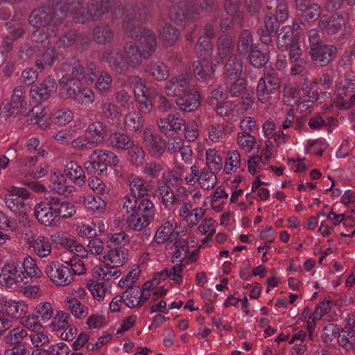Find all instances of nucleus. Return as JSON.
<instances>
[{
	"label": "nucleus",
	"instance_id": "f257e3e1",
	"mask_svg": "<svg viewBox=\"0 0 355 355\" xmlns=\"http://www.w3.org/2000/svg\"><path fill=\"white\" fill-rule=\"evenodd\" d=\"M126 33L130 37L139 42L144 49L139 47L132 42H127L124 45V52L129 65L136 67L141 64L142 58L148 59L152 53L155 51L157 46L156 35L154 32L141 26H135L132 24L128 23Z\"/></svg>",
	"mask_w": 355,
	"mask_h": 355
},
{
	"label": "nucleus",
	"instance_id": "f03ea898",
	"mask_svg": "<svg viewBox=\"0 0 355 355\" xmlns=\"http://www.w3.org/2000/svg\"><path fill=\"white\" fill-rule=\"evenodd\" d=\"M110 10L109 0H89L84 7L81 0H66L60 8L62 13H69L76 23L96 21Z\"/></svg>",
	"mask_w": 355,
	"mask_h": 355
},
{
	"label": "nucleus",
	"instance_id": "7ed1b4c3",
	"mask_svg": "<svg viewBox=\"0 0 355 355\" xmlns=\"http://www.w3.org/2000/svg\"><path fill=\"white\" fill-rule=\"evenodd\" d=\"M90 158L92 160L85 162L84 167L88 173L98 175L105 172L108 166H115L119 162L116 155L107 150H95Z\"/></svg>",
	"mask_w": 355,
	"mask_h": 355
},
{
	"label": "nucleus",
	"instance_id": "20e7f679",
	"mask_svg": "<svg viewBox=\"0 0 355 355\" xmlns=\"http://www.w3.org/2000/svg\"><path fill=\"white\" fill-rule=\"evenodd\" d=\"M281 83L275 70L272 68L267 69L263 77L260 78L257 87L259 101L261 103L269 101L271 95L280 88Z\"/></svg>",
	"mask_w": 355,
	"mask_h": 355
},
{
	"label": "nucleus",
	"instance_id": "39448f33",
	"mask_svg": "<svg viewBox=\"0 0 355 355\" xmlns=\"http://www.w3.org/2000/svg\"><path fill=\"white\" fill-rule=\"evenodd\" d=\"M349 14L345 12L334 13L331 17L323 16L319 21L320 27L329 35H334L344 29L347 32Z\"/></svg>",
	"mask_w": 355,
	"mask_h": 355
},
{
	"label": "nucleus",
	"instance_id": "423d86ee",
	"mask_svg": "<svg viewBox=\"0 0 355 355\" xmlns=\"http://www.w3.org/2000/svg\"><path fill=\"white\" fill-rule=\"evenodd\" d=\"M52 205L50 197H48L45 201L37 204L35 207V217L41 225L46 227H54L59 223L58 216Z\"/></svg>",
	"mask_w": 355,
	"mask_h": 355
},
{
	"label": "nucleus",
	"instance_id": "0eeeda50",
	"mask_svg": "<svg viewBox=\"0 0 355 355\" xmlns=\"http://www.w3.org/2000/svg\"><path fill=\"white\" fill-rule=\"evenodd\" d=\"M45 272L53 283L58 286H67L73 280V275L69 267L59 262H51L48 264Z\"/></svg>",
	"mask_w": 355,
	"mask_h": 355
},
{
	"label": "nucleus",
	"instance_id": "6e6552de",
	"mask_svg": "<svg viewBox=\"0 0 355 355\" xmlns=\"http://www.w3.org/2000/svg\"><path fill=\"white\" fill-rule=\"evenodd\" d=\"M337 48L333 45L321 44L310 48L309 55L313 63L316 66L326 67L335 58Z\"/></svg>",
	"mask_w": 355,
	"mask_h": 355
},
{
	"label": "nucleus",
	"instance_id": "1a4fd4ad",
	"mask_svg": "<svg viewBox=\"0 0 355 355\" xmlns=\"http://www.w3.org/2000/svg\"><path fill=\"white\" fill-rule=\"evenodd\" d=\"M102 59L110 68L118 74H125L129 69V64L122 53L114 48H108L102 53Z\"/></svg>",
	"mask_w": 355,
	"mask_h": 355
},
{
	"label": "nucleus",
	"instance_id": "9d476101",
	"mask_svg": "<svg viewBox=\"0 0 355 355\" xmlns=\"http://www.w3.org/2000/svg\"><path fill=\"white\" fill-rule=\"evenodd\" d=\"M55 19V10L49 6H43L32 10L28 21L33 27L39 28L49 26Z\"/></svg>",
	"mask_w": 355,
	"mask_h": 355
},
{
	"label": "nucleus",
	"instance_id": "9b49d317",
	"mask_svg": "<svg viewBox=\"0 0 355 355\" xmlns=\"http://www.w3.org/2000/svg\"><path fill=\"white\" fill-rule=\"evenodd\" d=\"M58 84L55 79L47 76L42 83L34 85L30 89V96L36 102H42L57 91Z\"/></svg>",
	"mask_w": 355,
	"mask_h": 355
},
{
	"label": "nucleus",
	"instance_id": "f8f14e48",
	"mask_svg": "<svg viewBox=\"0 0 355 355\" xmlns=\"http://www.w3.org/2000/svg\"><path fill=\"white\" fill-rule=\"evenodd\" d=\"M26 277L24 272L21 270L19 263H9L6 264L0 274V283L4 284L7 287H11L14 284L21 282Z\"/></svg>",
	"mask_w": 355,
	"mask_h": 355
},
{
	"label": "nucleus",
	"instance_id": "ddd939ff",
	"mask_svg": "<svg viewBox=\"0 0 355 355\" xmlns=\"http://www.w3.org/2000/svg\"><path fill=\"white\" fill-rule=\"evenodd\" d=\"M192 76L182 73L173 77L166 83L165 92L168 96H180L189 87Z\"/></svg>",
	"mask_w": 355,
	"mask_h": 355
},
{
	"label": "nucleus",
	"instance_id": "4468645a",
	"mask_svg": "<svg viewBox=\"0 0 355 355\" xmlns=\"http://www.w3.org/2000/svg\"><path fill=\"white\" fill-rule=\"evenodd\" d=\"M143 138L146 146L153 156L161 157L164 154L166 144L160 135L153 133L149 128H146Z\"/></svg>",
	"mask_w": 355,
	"mask_h": 355
},
{
	"label": "nucleus",
	"instance_id": "2eb2a0df",
	"mask_svg": "<svg viewBox=\"0 0 355 355\" xmlns=\"http://www.w3.org/2000/svg\"><path fill=\"white\" fill-rule=\"evenodd\" d=\"M28 103L26 101L10 99L3 101L0 105V115L3 117L27 116Z\"/></svg>",
	"mask_w": 355,
	"mask_h": 355
},
{
	"label": "nucleus",
	"instance_id": "dca6fc26",
	"mask_svg": "<svg viewBox=\"0 0 355 355\" xmlns=\"http://www.w3.org/2000/svg\"><path fill=\"white\" fill-rule=\"evenodd\" d=\"M175 102L182 111L193 112L200 105V95L198 91L193 89L188 92H184L176 99Z\"/></svg>",
	"mask_w": 355,
	"mask_h": 355
},
{
	"label": "nucleus",
	"instance_id": "f3484780",
	"mask_svg": "<svg viewBox=\"0 0 355 355\" xmlns=\"http://www.w3.org/2000/svg\"><path fill=\"white\" fill-rule=\"evenodd\" d=\"M243 71V61L240 55L232 54L224 64L223 76L225 80L232 81L240 78Z\"/></svg>",
	"mask_w": 355,
	"mask_h": 355
},
{
	"label": "nucleus",
	"instance_id": "a211bd4d",
	"mask_svg": "<svg viewBox=\"0 0 355 355\" xmlns=\"http://www.w3.org/2000/svg\"><path fill=\"white\" fill-rule=\"evenodd\" d=\"M296 8L301 12L302 17L306 21H315L321 14L322 8L310 0H294Z\"/></svg>",
	"mask_w": 355,
	"mask_h": 355
},
{
	"label": "nucleus",
	"instance_id": "6ab92c4d",
	"mask_svg": "<svg viewBox=\"0 0 355 355\" xmlns=\"http://www.w3.org/2000/svg\"><path fill=\"white\" fill-rule=\"evenodd\" d=\"M300 35L294 33L290 26H284L277 37V47L282 50H288L299 42Z\"/></svg>",
	"mask_w": 355,
	"mask_h": 355
},
{
	"label": "nucleus",
	"instance_id": "aec40b11",
	"mask_svg": "<svg viewBox=\"0 0 355 355\" xmlns=\"http://www.w3.org/2000/svg\"><path fill=\"white\" fill-rule=\"evenodd\" d=\"M59 83L60 86V97L64 99L72 98L83 86L80 80L76 78H71V76L69 75L62 76L59 80Z\"/></svg>",
	"mask_w": 355,
	"mask_h": 355
},
{
	"label": "nucleus",
	"instance_id": "412c9836",
	"mask_svg": "<svg viewBox=\"0 0 355 355\" xmlns=\"http://www.w3.org/2000/svg\"><path fill=\"white\" fill-rule=\"evenodd\" d=\"M50 202H52V206L54 211L58 216V221L60 218H69L76 214L74 206L62 198H58L57 196H50Z\"/></svg>",
	"mask_w": 355,
	"mask_h": 355
},
{
	"label": "nucleus",
	"instance_id": "4be33fe9",
	"mask_svg": "<svg viewBox=\"0 0 355 355\" xmlns=\"http://www.w3.org/2000/svg\"><path fill=\"white\" fill-rule=\"evenodd\" d=\"M43 43L46 49L40 57L35 60V65L40 70H43L45 66H51L58 58L55 47L50 45V41L47 37H45Z\"/></svg>",
	"mask_w": 355,
	"mask_h": 355
},
{
	"label": "nucleus",
	"instance_id": "5701e85b",
	"mask_svg": "<svg viewBox=\"0 0 355 355\" xmlns=\"http://www.w3.org/2000/svg\"><path fill=\"white\" fill-rule=\"evenodd\" d=\"M114 31L110 25L107 24H99L95 26L92 32L93 40L98 44L106 45L114 39Z\"/></svg>",
	"mask_w": 355,
	"mask_h": 355
},
{
	"label": "nucleus",
	"instance_id": "b1692460",
	"mask_svg": "<svg viewBox=\"0 0 355 355\" xmlns=\"http://www.w3.org/2000/svg\"><path fill=\"white\" fill-rule=\"evenodd\" d=\"M85 134L96 148L98 145L103 143L107 132L106 126L103 123L97 121L88 126Z\"/></svg>",
	"mask_w": 355,
	"mask_h": 355
},
{
	"label": "nucleus",
	"instance_id": "393cba45",
	"mask_svg": "<svg viewBox=\"0 0 355 355\" xmlns=\"http://www.w3.org/2000/svg\"><path fill=\"white\" fill-rule=\"evenodd\" d=\"M193 71L196 78L202 82L211 80L214 73L212 64L206 60L194 61L193 63Z\"/></svg>",
	"mask_w": 355,
	"mask_h": 355
},
{
	"label": "nucleus",
	"instance_id": "a878e982",
	"mask_svg": "<svg viewBox=\"0 0 355 355\" xmlns=\"http://www.w3.org/2000/svg\"><path fill=\"white\" fill-rule=\"evenodd\" d=\"M179 238V232H175L173 225L166 222L158 228L154 236L155 241L157 243H163L165 241L173 242Z\"/></svg>",
	"mask_w": 355,
	"mask_h": 355
},
{
	"label": "nucleus",
	"instance_id": "bb28decb",
	"mask_svg": "<svg viewBox=\"0 0 355 355\" xmlns=\"http://www.w3.org/2000/svg\"><path fill=\"white\" fill-rule=\"evenodd\" d=\"M257 44H253V38L249 30H243L238 38L236 51L239 55H246Z\"/></svg>",
	"mask_w": 355,
	"mask_h": 355
},
{
	"label": "nucleus",
	"instance_id": "cd10ccee",
	"mask_svg": "<svg viewBox=\"0 0 355 355\" xmlns=\"http://www.w3.org/2000/svg\"><path fill=\"white\" fill-rule=\"evenodd\" d=\"M123 125L127 130L141 132L144 126V119L139 112L131 111L125 116Z\"/></svg>",
	"mask_w": 355,
	"mask_h": 355
},
{
	"label": "nucleus",
	"instance_id": "c85d7f7f",
	"mask_svg": "<svg viewBox=\"0 0 355 355\" xmlns=\"http://www.w3.org/2000/svg\"><path fill=\"white\" fill-rule=\"evenodd\" d=\"M355 91V71H349L345 75L343 80L339 82L336 90L337 97L343 99L348 93Z\"/></svg>",
	"mask_w": 355,
	"mask_h": 355
},
{
	"label": "nucleus",
	"instance_id": "c756f323",
	"mask_svg": "<svg viewBox=\"0 0 355 355\" xmlns=\"http://www.w3.org/2000/svg\"><path fill=\"white\" fill-rule=\"evenodd\" d=\"M270 3L271 1L268 0L267 16L273 17L274 19L280 23L284 22L288 17V6L287 2L285 0H281L277 3L275 12L272 10V6Z\"/></svg>",
	"mask_w": 355,
	"mask_h": 355
},
{
	"label": "nucleus",
	"instance_id": "7c9ffc66",
	"mask_svg": "<svg viewBox=\"0 0 355 355\" xmlns=\"http://www.w3.org/2000/svg\"><path fill=\"white\" fill-rule=\"evenodd\" d=\"M4 200L7 207L12 212L19 213L22 218L26 217V205L22 198H19L14 192H9L5 196Z\"/></svg>",
	"mask_w": 355,
	"mask_h": 355
},
{
	"label": "nucleus",
	"instance_id": "2f4dec72",
	"mask_svg": "<svg viewBox=\"0 0 355 355\" xmlns=\"http://www.w3.org/2000/svg\"><path fill=\"white\" fill-rule=\"evenodd\" d=\"M218 55L221 58H227L232 55L234 49V43L231 35L223 34L218 37L216 41Z\"/></svg>",
	"mask_w": 355,
	"mask_h": 355
},
{
	"label": "nucleus",
	"instance_id": "473e14b6",
	"mask_svg": "<svg viewBox=\"0 0 355 355\" xmlns=\"http://www.w3.org/2000/svg\"><path fill=\"white\" fill-rule=\"evenodd\" d=\"M248 58L250 64L254 67L261 68L269 61V52L268 50H261L257 44L249 53Z\"/></svg>",
	"mask_w": 355,
	"mask_h": 355
},
{
	"label": "nucleus",
	"instance_id": "72a5a7b5",
	"mask_svg": "<svg viewBox=\"0 0 355 355\" xmlns=\"http://www.w3.org/2000/svg\"><path fill=\"white\" fill-rule=\"evenodd\" d=\"M64 173L65 177L78 184H81L85 182L84 171L76 162L71 161L67 163Z\"/></svg>",
	"mask_w": 355,
	"mask_h": 355
},
{
	"label": "nucleus",
	"instance_id": "f704fd0d",
	"mask_svg": "<svg viewBox=\"0 0 355 355\" xmlns=\"http://www.w3.org/2000/svg\"><path fill=\"white\" fill-rule=\"evenodd\" d=\"M127 255V252L121 247H112L104 256V259L109 261L110 265L112 264V267H119L124 263Z\"/></svg>",
	"mask_w": 355,
	"mask_h": 355
},
{
	"label": "nucleus",
	"instance_id": "c9c22d12",
	"mask_svg": "<svg viewBox=\"0 0 355 355\" xmlns=\"http://www.w3.org/2000/svg\"><path fill=\"white\" fill-rule=\"evenodd\" d=\"M108 140L112 146L121 150L129 149L133 144V141L129 136L121 132L112 133Z\"/></svg>",
	"mask_w": 355,
	"mask_h": 355
},
{
	"label": "nucleus",
	"instance_id": "e433bc0d",
	"mask_svg": "<svg viewBox=\"0 0 355 355\" xmlns=\"http://www.w3.org/2000/svg\"><path fill=\"white\" fill-rule=\"evenodd\" d=\"M172 248H174L172 261L174 263V259H176L177 261L182 262L189 253V242L185 239L178 238L174 241Z\"/></svg>",
	"mask_w": 355,
	"mask_h": 355
},
{
	"label": "nucleus",
	"instance_id": "4c0bfd02",
	"mask_svg": "<svg viewBox=\"0 0 355 355\" xmlns=\"http://www.w3.org/2000/svg\"><path fill=\"white\" fill-rule=\"evenodd\" d=\"M146 71L159 81L166 80L169 76L168 67L159 62L150 63L147 67Z\"/></svg>",
	"mask_w": 355,
	"mask_h": 355
},
{
	"label": "nucleus",
	"instance_id": "58836bf2",
	"mask_svg": "<svg viewBox=\"0 0 355 355\" xmlns=\"http://www.w3.org/2000/svg\"><path fill=\"white\" fill-rule=\"evenodd\" d=\"M126 12L129 19V21H127L126 24L130 23L135 26L134 23L131 21L135 19L141 22L146 21L148 10L143 4L139 3H136L133 7L128 8ZM126 26L127 24H125ZM135 26H137L135 25Z\"/></svg>",
	"mask_w": 355,
	"mask_h": 355
},
{
	"label": "nucleus",
	"instance_id": "ea45409f",
	"mask_svg": "<svg viewBox=\"0 0 355 355\" xmlns=\"http://www.w3.org/2000/svg\"><path fill=\"white\" fill-rule=\"evenodd\" d=\"M159 195L164 207L171 209L174 204L180 205L182 201L180 198H176L171 188L166 184L159 187Z\"/></svg>",
	"mask_w": 355,
	"mask_h": 355
},
{
	"label": "nucleus",
	"instance_id": "a19ab883",
	"mask_svg": "<svg viewBox=\"0 0 355 355\" xmlns=\"http://www.w3.org/2000/svg\"><path fill=\"white\" fill-rule=\"evenodd\" d=\"M133 214L141 216V217L150 222L155 214L154 205L153 202L147 198L141 199L139 200L136 209H134Z\"/></svg>",
	"mask_w": 355,
	"mask_h": 355
},
{
	"label": "nucleus",
	"instance_id": "79ce46f5",
	"mask_svg": "<svg viewBox=\"0 0 355 355\" xmlns=\"http://www.w3.org/2000/svg\"><path fill=\"white\" fill-rule=\"evenodd\" d=\"M34 248L35 252L40 257L49 256L51 252V245L48 239L39 236L31 243Z\"/></svg>",
	"mask_w": 355,
	"mask_h": 355
},
{
	"label": "nucleus",
	"instance_id": "37998d69",
	"mask_svg": "<svg viewBox=\"0 0 355 355\" xmlns=\"http://www.w3.org/2000/svg\"><path fill=\"white\" fill-rule=\"evenodd\" d=\"M159 35L164 45L171 46L178 39L180 32L175 27L166 24L162 28Z\"/></svg>",
	"mask_w": 355,
	"mask_h": 355
},
{
	"label": "nucleus",
	"instance_id": "c03bdc74",
	"mask_svg": "<svg viewBox=\"0 0 355 355\" xmlns=\"http://www.w3.org/2000/svg\"><path fill=\"white\" fill-rule=\"evenodd\" d=\"M130 189L133 196L138 199H144L143 198L148 195L149 185L142 179L137 178L130 182Z\"/></svg>",
	"mask_w": 355,
	"mask_h": 355
},
{
	"label": "nucleus",
	"instance_id": "a18cd8bd",
	"mask_svg": "<svg viewBox=\"0 0 355 355\" xmlns=\"http://www.w3.org/2000/svg\"><path fill=\"white\" fill-rule=\"evenodd\" d=\"M207 165L211 171L218 173L223 166V159L215 149H209L206 153Z\"/></svg>",
	"mask_w": 355,
	"mask_h": 355
},
{
	"label": "nucleus",
	"instance_id": "49530a36",
	"mask_svg": "<svg viewBox=\"0 0 355 355\" xmlns=\"http://www.w3.org/2000/svg\"><path fill=\"white\" fill-rule=\"evenodd\" d=\"M27 306L23 302H7L4 306V311L7 315L15 318H21L26 312Z\"/></svg>",
	"mask_w": 355,
	"mask_h": 355
},
{
	"label": "nucleus",
	"instance_id": "de8ad7c7",
	"mask_svg": "<svg viewBox=\"0 0 355 355\" xmlns=\"http://www.w3.org/2000/svg\"><path fill=\"white\" fill-rule=\"evenodd\" d=\"M67 305L71 313L79 318H85L87 315V307L83 305L75 297H70L67 301Z\"/></svg>",
	"mask_w": 355,
	"mask_h": 355
},
{
	"label": "nucleus",
	"instance_id": "09e8293b",
	"mask_svg": "<svg viewBox=\"0 0 355 355\" xmlns=\"http://www.w3.org/2000/svg\"><path fill=\"white\" fill-rule=\"evenodd\" d=\"M73 117V112L70 110L63 108L55 111L51 119L55 124L65 125L71 121Z\"/></svg>",
	"mask_w": 355,
	"mask_h": 355
},
{
	"label": "nucleus",
	"instance_id": "8fccbe9b",
	"mask_svg": "<svg viewBox=\"0 0 355 355\" xmlns=\"http://www.w3.org/2000/svg\"><path fill=\"white\" fill-rule=\"evenodd\" d=\"M140 293L139 286H129V288L123 293V300L124 304L129 308L138 306L137 297Z\"/></svg>",
	"mask_w": 355,
	"mask_h": 355
},
{
	"label": "nucleus",
	"instance_id": "3c124183",
	"mask_svg": "<svg viewBox=\"0 0 355 355\" xmlns=\"http://www.w3.org/2000/svg\"><path fill=\"white\" fill-rule=\"evenodd\" d=\"M72 99L78 104L87 105L94 101V95L89 88L82 86Z\"/></svg>",
	"mask_w": 355,
	"mask_h": 355
},
{
	"label": "nucleus",
	"instance_id": "603ef678",
	"mask_svg": "<svg viewBox=\"0 0 355 355\" xmlns=\"http://www.w3.org/2000/svg\"><path fill=\"white\" fill-rule=\"evenodd\" d=\"M26 336L27 332L25 329L17 327L8 332L5 336V342L10 345L17 346Z\"/></svg>",
	"mask_w": 355,
	"mask_h": 355
},
{
	"label": "nucleus",
	"instance_id": "864d4df0",
	"mask_svg": "<svg viewBox=\"0 0 355 355\" xmlns=\"http://www.w3.org/2000/svg\"><path fill=\"white\" fill-rule=\"evenodd\" d=\"M215 173L208 171L205 168L201 171V176L198 182L202 189L209 190L216 185L217 179Z\"/></svg>",
	"mask_w": 355,
	"mask_h": 355
},
{
	"label": "nucleus",
	"instance_id": "5fc2aeb1",
	"mask_svg": "<svg viewBox=\"0 0 355 355\" xmlns=\"http://www.w3.org/2000/svg\"><path fill=\"white\" fill-rule=\"evenodd\" d=\"M116 267H112V265L109 263H106L104 266H97L94 270V273L98 276H102L103 279L109 280L112 277H118L121 275L120 270H115L112 272V269Z\"/></svg>",
	"mask_w": 355,
	"mask_h": 355
},
{
	"label": "nucleus",
	"instance_id": "6e6d98bb",
	"mask_svg": "<svg viewBox=\"0 0 355 355\" xmlns=\"http://www.w3.org/2000/svg\"><path fill=\"white\" fill-rule=\"evenodd\" d=\"M85 206L92 211H100L105 206V201L98 196H87L84 200Z\"/></svg>",
	"mask_w": 355,
	"mask_h": 355
},
{
	"label": "nucleus",
	"instance_id": "4d7b16f0",
	"mask_svg": "<svg viewBox=\"0 0 355 355\" xmlns=\"http://www.w3.org/2000/svg\"><path fill=\"white\" fill-rule=\"evenodd\" d=\"M131 83L134 85V94L135 98L139 96H147V95H150V92L148 89L146 85V82L142 78L139 76H132L131 77Z\"/></svg>",
	"mask_w": 355,
	"mask_h": 355
},
{
	"label": "nucleus",
	"instance_id": "13d9d810",
	"mask_svg": "<svg viewBox=\"0 0 355 355\" xmlns=\"http://www.w3.org/2000/svg\"><path fill=\"white\" fill-rule=\"evenodd\" d=\"M103 115L111 120L119 119L121 116V112L119 108L113 103H104L101 105Z\"/></svg>",
	"mask_w": 355,
	"mask_h": 355
},
{
	"label": "nucleus",
	"instance_id": "bf43d9fd",
	"mask_svg": "<svg viewBox=\"0 0 355 355\" xmlns=\"http://www.w3.org/2000/svg\"><path fill=\"white\" fill-rule=\"evenodd\" d=\"M150 223V221L141 217V216H137L133 213H132L127 219L128 227L136 231H140L146 227Z\"/></svg>",
	"mask_w": 355,
	"mask_h": 355
},
{
	"label": "nucleus",
	"instance_id": "052dcab7",
	"mask_svg": "<svg viewBox=\"0 0 355 355\" xmlns=\"http://www.w3.org/2000/svg\"><path fill=\"white\" fill-rule=\"evenodd\" d=\"M69 315L62 311H58L53 318L50 326L53 331H58L64 328L68 324Z\"/></svg>",
	"mask_w": 355,
	"mask_h": 355
},
{
	"label": "nucleus",
	"instance_id": "680f3d73",
	"mask_svg": "<svg viewBox=\"0 0 355 355\" xmlns=\"http://www.w3.org/2000/svg\"><path fill=\"white\" fill-rule=\"evenodd\" d=\"M77 32L75 30H69L63 34L58 40L57 44L63 48L70 47L76 43Z\"/></svg>",
	"mask_w": 355,
	"mask_h": 355
},
{
	"label": "nucleus",
	"instance_id": "e2e57ef3",
	"mask_svg": "<svg viewBox=\"0 0 355 355\" xmlns=\"http://www.w3.org/2000/svg\"><path fill=\"white\" fill-rule=\"evenodd\" d=\"M213 106L217 114L222 117L230 116L234 111V104L230 101H220V102L216 103Z\"/></svg>",
	"mask_w": 355,
	"mask_h": 355
},
{
	"label": "nucleus",
	"instance_id": "0e129e2a",
	"mask_svg": "<svg viewBox=\"0 0 355 355\" xmlns=\"http://www.w3.org/2000/svg\"><path fill=\"white\" fill-rule=\"evenodd\" d=\"M112 77L105 71H101L96 82V87L101 92L107 91L112 84Z\"/></svg>",
	"mask_w": 355,
	"mask_h": 355
},
{
	"label": "nucleus",
	"instance_id": "69168bd1",
	"mask_svg": "<svg viewBox=\"0 0 355 355\" xmlns=\"http://www.w3.org/2000/svg\"><path fill=\"white\" fill-rule=\"evenodd\" d=\"M209 139L214 142H218L225 135V128L223 125L212 124L209 126Z\"/></svg>",
	"mask_w": 355,
	"mask_h": 355
},
{
	"label": "nucleus",
	"instance_id": "338daca9",
	"mask_svg": "<svg viewBox=\"0 0 355 355\" xmlns=\"http://www.w3.org/2000/svg\"><path fill=\"white\" fill-rule=\"evenodd\" d=\"M128 151V154L130 156V161L132 164L139 165L141 164L144 161L145 153L143 148L137 145L132 144Z\"/></svg>",
	"mask_w": 355,
	"mask_h": 355
},
{
	"label": "nucleus",
	"instance_id": "774afa93",
	"mask_svg": "<svg viewBox=\"0 0 355 355\" xmlns=\"http://www.w3.org/2000/svg\"><path fill=\"white\" fill-rule=\"evenodd\" d=\"M21 268L24 270V274L26 273L28 276L38 277L40 273L35 261L31 257H28L24 259Z\"/></svg>",
	"mask_w": 355,
	"mask_h": 355
}]
</instances>
